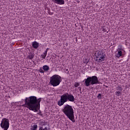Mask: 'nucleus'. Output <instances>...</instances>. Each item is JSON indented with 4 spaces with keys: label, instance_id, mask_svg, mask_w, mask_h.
Segmentation results:
<instances>
[{
    "label": "nucleus",
    "instance_id": "nucleus-15",
    "mask_svg": "<svg viewBox=\"0 0 130 130\" xmlns=\"http://www.w3.org/2000/svg\"><path fill=\"white\" fill-rule=\"evenodd\" d=\"M38 126L37 125H34L31 126L30 130H37Z\"/></svg>",
    "mask_w": 130,
    "mask_h": 130
},
{
    "label": "nucleus",
    "instance_id": "nucleus-7",
    "mask_svg": "<svg viewBox=\"0 0 130 130\" xmlns=\"http://www.w3.org/2000/svg\"><path fill=\"white\" fill-rule=\"evenodd\" d=\"M104 60H105V56L103 55V53H102L101 56H99V57H96V61L98 62H101L104 61Z\"/></svg>",
    "mask_w": 130,
    "mask_h": 130
},
{
    "label": "nucleus",
    "instance_id": "nucleus-22",
    "mask_svg": "<svg viewBox=\"0 0 130 130\" xmlns=\"http://www.w3.org/2000/svg\"><path fill=\"white\" fill-rule=\"evenodd\" d=\"M85 63H86L87 64V63H88V62H89V60H88L87 59H85Z\"/></svg>",
    "mask_w": 130,
    "mask_h": 130
},
{
    "label": "nucleus",
    "instance_id": "nucleus-13",
    "mask_svg": "<svg viewBox=\"0 0 130 130\" xmlns=\"http://www.w3.org/2000/svg\"><path fill=\"white\" fill-rule=\"evenodd\" d=\"M28 57L29 59L32 60V58H34V54L31 52L29 53Z\"/></svg>",
    "mask_w": 130,
    "mask_h": 130
},
{
    "label": "nucleus",
    "instance_id": "nucleus-20",
    "mask_svg": "<svg viewBox=\"0 0 130 130\" xmlns=\"http://www.w3.org/2000/svg\"><path fill=\"white\" fill-rule=\"evenodd\" d=\"M44 54V59H45V58L46 57V55H47V53H45V52L43 53Z\"/></svg>",
    "mask_w": 130,
    "mask_h": 130
},
{
    "label": "nucleus",
    "instance_id": "nucleus-3",
    "mask_svg": "<svg viewBox=\"0 0 130 130\" xmlns=\"http://www.w3.org/2000/svg\"><path fill=\"white\" fill-rule=\"evenodd\" d=\"M82 82H84V85L86 87H89V86H93V85H97L99 84L100 82L98 80V77L96 76L92 77H88L87 79H85Z\"/></svg>",
    "mask_w": 130,
    "mask_h": 130
},
{
    "label": "nucleus",
    "instance_id": "nucleus-1",
    "mask_svg": "<svg viewBox=\"0 0 130 130\" xmlns=\"http://www.w3.org/2000/svg\"><path fill=\"white\" fill-rule=\"evenodd\" d=\"M41 99V98L37 99V97L35 96L26 98L24 101L25 105L29 110L34 111V112H38V110L40 109Z\"/></svg>",
    "mask_w": 130,
    "mask_h": 130
},
{
    "label": "nucleus",
    "instance_id": "nucleus-11",
    "mask_svg": "<svg viewBox=\"0 0 130 130\" xmlns=\"http://www.w3.org/2000/svg\"><path fill=\"white\" fill-rule=\"evenodd\" d=\"M102 53H101V52H100V51H97L96 52H95L94 55L96 57V58L97 57H98L99 56H101V55H102Z\"/></svg>",
    "mask_w": 130,
    "mask_h": 130
},
{
    "label": "nucleus",
    "instance_id": "nucleus-24",
    "mask_svg": "<svg viewBox=\"0 0 130 130\" xmlns=\"http://www.w3.org/2000/svg\"><path fill=\"white\" fill-rule=\"evenodd\" d=\"M44 130H47V127H45V128H43Z\"/></svg>",
    "mask_w": 130,
    "mask_h": 130
},
{
    "label": "nucleus",
    "instance_id": "nucleus-31",
    "mask_svg": "<svg viewBox=\"0 0 130 130\" xmlns=\"http://www.w3.org/2000/svg\"><path fill=\"white\" fill-rule=\"evenodd\" d=\"M9 98H11V96H9Z\"/></svg>",
    "mask_w": 130,
    "mask_h": 130
},
{
    "label": "nucleus",
    "instance_id": "nucleus-30",
    "mask_svg": "<svg viewBox=\"0 0 130 130\" xmlns=\"http://www.w3.org/2000/svg\"><path fill=\"white\" fill-rule=\"evenodd\" d=\"M119 50H121V49H119Z\"/></svg>",
    "mask_w": 130,
    "mask_h": 130
},
{
    "label": "nucleus",
    "instance_id": "nucleus-25",
    "mask_svg": "<svg viewBox=\"0 0 130 130\" xmlns=\"http://www.w3.org/2000/svg\"><path fill=\"white\" fill-rule=\"evenodd\" d=\"M48 51V50H46L44 51V52L46 53H47Z\"/></svg>",
    "mask_w": 130,
    "mask_h": 130
},
{
    "label": "nucleus",
    "instance_id": "nucleus-12",
    "mask_svg": "<svg viewBox=\"0 0 130 130\" xmlns=\"http://www.w3.org/2000/svg\"><path fill=\"white\" fill-rule=\"evenodd\" d=\"M43 70H44V72H48L49 71V66L47 65H45L43 67Z\"/></svg>",
    "mask_w": 130,
    "mask_h": 130
},
{
    "label": "nucleus",
    "instance_id": "nucleus-2",
    "mask_svg": "<svg viewBox=\"0 0 130 130\" xmlns=\"http://www.w3.org/2000/svg\"><path fill=\"white\" fill-rule=\"evenodd\" d=\"M62 111L70 120H72V122H76L75 115H74V109H73L72 106H70V105H65Z\"/></svg>",
    "mask_w": 130,
    "mask_h": 130
},
{
    "label": "nucleus",
    "instance_id": "nucleus-5",
    "mask_svg": "<svg viewBox=\"0 0 130 130\" xmlns=\"http://www.w3.org/2000/svg\"><path fill=\"white\" fill-rule=\"evenodd\" d=\"M1 126L4 130H8L9 127H10V120H9V119L6 118L2 119Z\"/></svg>",
    "mask_w": 130,
    "mask_h": 130
},
{
    "label": "nucleus",
    "instance_id": "nucleus-19",
    "mask_svg": "<svg viewBox=\"0 0 130 130\" xmlns=\"http://www.w3.org/2000/svg\"><path fill=\"white\" fill-rule=\"evenodd\" d=\"M97 98L98 99H102V94L101 93H99L98 95L97 96Z\"/></svg>",
    "mask_w": 130,
    "mask_h": 130
},
{
    "label": "nucleus",
    "instance_id": "nucleus-23",
    "mask_svg": "<svg viewBox=\"0 0 130 130\" xmlns=\"http://www.w3.org/2000/svg\"><path fill=\"white\" fill-rule=\"evenodd\" d=\"M78 89L79 90L80 92L82 91V87H81V86L78 87Z\"/></svg>",
    "mask_w": 130,
    "mask_h": 130
},
{
    "label": "nucleus",
    "instance_id": "nucleus-16",
    "mask_svg": "<svg viewBox=\"0 0 130 130\" xmlns=\"http://www.w3.org/2000/svg\"><path fill=\"white\" fill-rule=\"evenodd\" d=\"M115 95L116 96H121V91H118L115 92Z\"/></svg>",
    "mask_w": 130,
    "mask_h": 130
},
{
    "label": "nucleus",
    "instance_id": "nucleus-21",
    "mask_svg": "<svg viewBox=\"0 0 130 130\" xmlns=\"http://www.w3.org/2000/svg\"><path fill=\"white\" fill-rule=\"evenodd\" d=\"M40 73H42V74H44V71H43V70L40 69L39 70Z\"/></svg>",
    "mask_w": 130,
    "mask_h": 130
},
{
    "label": "nucleus",
    "instance_id": "nucleus-18",
    "mask_svg": "<svg viewBox=\"0 0 130 130\" xmlns=\"http://www.w3.org/2000/svg\"><path fill=\"white\" fill-rule=\"evenodd\" d=\"M116 90L121 92V91H122V88H121V87L118 86L116 87Z\"/></svg>",
    "mask_w": 130,
    "mask_h": 130
},
{
    "label": "nucleus",
    "instance_id": "nucleus-29",
    "mask_svg": "<svg viewBox=\"0 0 130 130\" xmlns=\"http://www.w3.org/2000/svg\"><path fill=\"white\" fill-rule=\"evenodd\" d=\"M105 87H106V88H108V86H107V85H106Z\"/></svg>",
    "mask_w": 130,
    "mask_h": 130
},
{
    "label": "nucleus",
    "instance_id": "nucleus-28",
    "mask_svg": "<svg viewBox=\"0 0 130 130\" xmlns=\"http://www.w3.org/2000/svg\"><path fill=\"white\" fill-rule=\"evenodd\" d=\"M41 113V112H40L39 113H38V114H39V115H40Z\"/></svg>",
    "mask_w": 130,
    "mask_h": 130
},
{
    "label": "nucleus",
    "instance_id": "nucleus-27",
    "mask_svg": "<svg viewBox=\"0 0 130 130\" xmlns=\"http://www.w3.org/2000/svg\"><path fill=\"white\" fill-rule=\"evenodd\" d=\"M46 50H47L48 51V50H49V48H47Z\"/></svg>",
    "mask_w": 130,
    "mask_h": 130
},
{
    "label": "nucleus",
    "instance_id": "nucleus-8",
    "mask_svg": "<svg viewBox=\"0 0 130 130\" xmlns=\"http://www.w3.org/2000/svg\"><path fill=\"white\" fill-rule=\"evenodd\" d=\"M67 97L68 101H69L70 102H74L75 96H74L72 94H69L67 93Z\"/></svg>",
    "mask_w": 130,
    "mask_h": 130
},
{
    "label": "nucleus",
    "instance_id": "nucleus-17",
    "mask_svg": "<svg viewBox=\"0 0 130 130\" xmlns=\"http://www.w3.org/2000/svg\"><path fill=\"white\" fill-rule=\"evenodd\" d=\"M79 86H80V83L75 82V83L74 84V87H75L76 88H78V87H79Z\"/></svg>",
    "mask_w": 130,
    "mask_h": 130
},
{
    "label": "nucleus",
    "instance_id": "nucleus-14",
    "mask_svg": "<svg viewBox=\"0 0 130 130\" xmlns=\"http://www.w3.org/2000/svg\"><path fill=\"white\" fill-rule=\"evenodd\" d=\"M121 55H122V52L121 51H118L117 54H116V57L119 58Z\"/></svg>",
    "mask_w": 130,
    "mask_h": 130
},
{
    "label": "nucleus",
    "instance_id": "nucleus-9",
    "mask_svg": "<svg viewBox=\"0 0 130 130\" xmlns=\"http://www.w3.org/2000/svg\"><path fill=\"white\" fill-rule=\"evenodd\" d=\"M32 46L35 49H37L39 47V43L36 41L32 43Z\"/></svg>",
    "mask_w": 130,
    "mask_h": 130
},
{
    "label": "nucleus",
    "instance_id": "nucleus-4",
    "mask_svg": "<svg viewBox=\"0 0 130 130\" xmlns=\"http://www.w3.org/2000/svg\"><path fill=\"white\" fill-rule=\"evenodd\" d=\"M61 82V77L57 75H54L50 78L49 84L53 87L58 86Z\"/></svg>",
    "mask_w": 130,
    "mask_h": 130
},
{
    "label": "nucleus",
    "instance_id": "nucleus-10",
    "mask_svg": "<svg viewBox=\"0 0 130 130\" xmlns=\"http://www.w3.org/2000/svg\"><path fill=\"white\" fill-rule=\"evenodd\" d=\"M55 4L57 5H64V0H54Z\"/></svg>",
    "mask_w": 130,
    "mask_h": 130
},
{
    "label": "nucleus",
    "instance_id": "nucleus-6",
    "mask_svg": "<svg viewBox=\"0 0 130 130\" xmlns=\"http://www.w3.org/2000/svg\"><path fill=\"white\" fill-rule=\"evenodd\" d=\"M68 99L67 93L63 94L62 95H61L60 100H59L57 102V105L58 106H62V105L66 103V102H68Z\"/></svg>",
    "mask_w": 130,
    "mask_h": 130
},
{
    "label": "nucleus",
    "instance_id": "nucleus-26",
    "mask_svg": "<svg viewBox=\"0 0 130 130\" xmlns=\"http://www.w3.org/2000/svg\"><path fill=\"white\" fill-rule=\"evenodd\" d=\"M41 56H42V57L43 58H44V54L42 55Z\"/></svg>",
    "mask_w": 130,
    "mask_h": 130
}]
</instances>
